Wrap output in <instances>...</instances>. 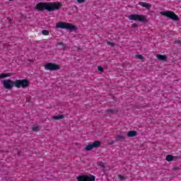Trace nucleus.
I'll list each match as a JSON object with an SVG mask.
<instances>
[{
	"label": "nucleus",
	"instance_id": "nucleus-16",
	"mask_svg": "<svg viewBox=\"0 0 181 181\" xmlns=\"http://www.w3.org/2000/svg\"><path fill=\"white\" fill-rule=\"evenodd\" d=\"M165 160H167L168 162H171V160H173V156L172 155H168L165 157Z\"/></svg>",
	"mask_w": 181,
	"mask_h": 181
},
{
	"label": "nucleus",
	"instance_id": "nucleus-9",
	"mask_svg": "<svg viewBox=\"0 0 181 181\" xmlns=\"http://www.w3.org/2000/svg\"><path fill=\"white\" fill-rule=\"evenodd\" d=\"M100 144L101 143L100 141H96L93 144H88L86 147V151H91L93 148H98V146H100Z\"/></svg>",
	"mask_w": 181,
	"mask_h": 181
},
{
	"label": "nucleus",
	"instance_id": "nucleus-17",
	"mask_svg": "<svg viewBox=\"0 0 181 181\" xmlns=\"http://www.w3.org/2000/svg\"><path fill=\"white\" fill-rule=\"evenodd\" d=\"M42 35H44L45 36H47V35H49V30H44L42 31Z\"/></svg>",
	"mask_w": 181,
	"mask_h": 181
},
{
	"label": "nucleus",
	"instance_id": "nucleus-21",
	"mask_svg": "<svg viewBox=\"0 0 181 181\" xmlns=\"http://www.w3.org/2000/svg\"><path fill=\"white\" fill-rule=\"evenodd\" d=\"M33 131H39V127L37 126L33 127Z\"/></svg>",
	"mask_w": 181,
	"mask_h": 181
},
{
	"label": "nucleus",
	"instance_id": "nucleus-28",
	"mask_svg": "<svg viewBox=\"0 0 181 181\" xmlns=\"http://www.w3.org/2000/svg\"><path fill=\"white\" fill-rule=\"evenodd\" d=\"M9 1H13V0H9Z\"/></svg>",
	"mask_w": 181,
	"mask_h": 181
},
{
	"label": "nucleus",
	"instance_id": "nucleus-20",
	"mask_svg": "<svg viewBox=\"0 0 181 181\" xmlns=\"http://www.w3.org/2000/svg\"><path fill=\"white\" fill-rule=\"evenodd\" d=\"M118 178L120 179V180H124V179H125V177L124 175H118Z\"/></svg>",
	"mask_w": 181,
	"mask_h": 181
},
{
	"label": "nucleus",
	"instance_id": "nucleus-14",
	"mask_svg": "<svg viewBox=\"0 0 181 181\" xmlns=\"http://www.w3.org/2000/svg\"><path fill=\"white\" fill-rule=\"evenodd\" d=\"M115 138L116 141H122V139H125L126 136L124 135H117Z\"/></svg>",
	"mask_w": 181,
	"mask_h": 181
},
{
	"label": "nucleus",
	"instance_id": "nucleus-2",
	"mask_svg": "<svg viewBox=\"0 0 181 181\" xmlns=\"http://www.w3.org/2000/svg\"><path fill=\"white\" fill-rule=\"evenodd\" d=\"M56 28L57 29H67L68 30H76V26L71 23L59 22L57 23Z\"/></svg>",
	"mask_w": 181,
	"mask_h": 181
},
{
	"label": "nucleus",
	"instance_id": "nucleus-8",
	"mask_svg": "<svg viewBox=\"0 0 181 181\" xmlns=\"http://www.w3.org/2000/svg\"><path fill=\"white\" fill-rule=\"evenodd\" d=\"M76 179L78 181H94L95 180V177L93 175H79Z\"/></svg>",
	"mask_w": 181,
	"mask_h": 181
},
{
	"label": "nucleus",
	"instance_id": "nucleus-13",
	"mask_svg": "<svg viewBox=\"0 0 181 181\" xmlns=\"http://www.w3.org/2000/svg\"><path fill=\"white\" fill-rule=\"evenodd\" d=\"M12 76V74L8 73V74H0V79L1 78H6V77H11Z\"/></svg>",
	"mask_w": 181,
	"mask_h": 181
},
{
	"label": "nucleus",
	"instance_id": "nucleus-7",
	"mask_svg": "<svg viewBox=\"0 0 181 181\" xmlns=\"http://www.w3.org/2000/svg\"><path fill=\"white\" fill-rule=\"evenodd\" d=\"M45 70L53 71L54 70H60V66L53 63H48L44 66Z\"/></svg>",
	"mask_w": 181,
	"mask_h": 181
},
{
	"label": "nucleus",
	"instance_id": "nucleus-18",
	"mask_svg": "<svg viewBox=\"0 0 181 181\" xmlns=\"http://www.w3.org/2000/svg\"><path fill=\"white\" fill-rule=\"evenodd\" d=\"M137 59H139L140 60H143L144 59V57L141 54H137L136 55Z\"/></svg>",
	"mask_w": 181,
	"mask_h": 181
},
{
	"label": "nucleus",
	"instance_id": "nucleus-22",
	"mask_svg": "<svg viewBox=\"0 0 181 181\" xmlns=\"http://www.w3.org/2000/svg\"><path fill=\"white\" fill-rule=\"evenodd\" d=\"M57 46H63V47H65L64 44L63 42H58L57 44Z\"/></svg>",
	"mask_w": 181,
	"mask_h": 181
},
{
	"label": "nucleus",
	"instance_id": "nucleus-5",
	"mask_svg": "<svg viewBox=\"0 0 181 181\" xmlns=\"http://www.w3.org/2000/svg\"><path fill=\"white\" fill-rule=\"evenodd\" d=\"M28 86H29V81L26 79L15 81V87H16V88H21V87H22V88H26Z\"/></svg>",
	"mask_w": 181,
	"mask_h": 181
},
{
	"label": "nucleus",
	"instance_id": "nucleus-25",
	"mask_svg": "<svg viewBox=\"0 0 181 181\" xmlns=\"http://www.w3.org/2000/svg\"><path fill=\"white\" fill-rule=\"evenodd\" d=\"M98 165H99V166H102V168H104V163H103V162H100V163H98Z\"/></svg>",
	"mask_w": 181,
	"mask_h": 181
},
{
	"label": "nucleus",
	"instance_id": "nucleus-26",
	"mask_svg": "<svg viewBox=\"0 0 181 181\" xmlns=\"http://www.w3.org/2000/svg\"><path fill=\"white\" fill-rule=\"evenodd\" d=\"M132 27H133V28H136V24H133V25H132Z\"/></svg>",
	"mask_w": 181,
	"mask_h": 181
},
{
	"label": "nucleus",
	"instance_id": "nucleus-10",
	"mask_svg": "<svg viewBox=\"0 0 181 181\" xmlns=\"http://www.w3.org/2000/svg\"><path fill=\"white\" fill-rule=\"evenodd\" d=\"M139 5L142 6V8H146V9H151L152 8V5L146 2H143V1L139 2Z\"/></svg>",
	"mask_w": 181,
	"mask_h": 181
},
{
	"label": "nucleus",
	"instance_id": "nucleus-15",
	"mask_svg": "<svg viewBox=\"0 0 181 181\" xmlns=\"http://www.w3.org/2000/svg\"><path fill=\"white\" fill-rule=\"evenodd\" d=\"M63 118H64V115H59V116H52V119H63Z\"/></svg>",
	"mask_w": 181,
	"mask_h": 181
},
{
	"label": "nucleus",
	"instance_id": "nucleus-4",
	"mask_svg": "<svg viewBox=\"0 0 181 181\" xmlns=\"http://www.w3.org/2000/svg\"><path fill=\"white\" fill-rule=\"evenodd\" d=\"M128 18L130 21H139V22H145L146 21V16L139 14H132L128 16Z\"/></svg>",
	"mask_w": 181,
	"mask_h": 181
},
{
	"label": "nucleus",
	"instance_id": "nucleus-6",
	"mask_svg": "<svg viewBox=\"0 0 181 181\" xmlns=\"http://www.w3.org/2000/svg\"><path fill=\"white\" fill-rule=\"evenodd\" d=\"M1 83L4 88H6L7 90H12V88L15 87V81L11 79L4 80Z\"/></svg>",
	"mask_w": 181,
	"mask_h": 181
},
{
	"label": "nucleus",
	"instance_id": "nucleus-1",
	"mask_svg": "<svg viewBox=\"0 0 181 181\" xmlns=\"http://www.w3.org/2000/svg\"><path fill=\"white\" fill-rule=\"evenodd\" d=\"M38 11H48L52 12L62 8V4L57 2L39 3L35 6Z\"/></svg>",
	"mask_w": 181,
	"mask_h": 181
},
{
	"label": "nucleus",
	"instance_id": "nucleus-19",
	"mask_svg": "<svg viewBox=\"0 0 181 181\" xmlns=\"http://www.w3.org/2000/svg\"><path fill=\"white\" fill-rule=\"evenodd\" d=\"M107 45H109L110 46H112V47L115 45V44L112 42H107Z\"/></svg>",
	"mask_w": 181,
	"mask_h": 181
},
{
	"label": "nucleus",
	"instance_id": "nucleus-3",
	"mask_svg": "<svg viewBox=\"0 0 181 181\" xmlns=\"http://www.w3.org/2000/svg\"><path fill=\"white\" fill-rule=\"evenodd\" d=\"M160 15H162L163 16H167V18H170V19H172L173 21H179V17H177V15H176L173 11H161L160 12Z\"/></svg>",
	"mask_w": 181,
	"mask_h": 181
},
{
	"label": "nucleus",
	"instance_id": "nucleus-24",
	"mask_svg": "<svg viewBox=\"0 0 181 181\" xmlns=\"http://www.w3.org/2000/svg\"><path fill=\"white\" fill-rule=\"evenodd\" d=\"M98 71H103V69L100 66H98Z\"/></svg>",
	"mask_w": 181,
	"mask_h": 181
},
{
	"label": "nucleus",
	"instance_id": "nucleus-23",
	"mask_svg": "<svg viewBox=\"0 0 181 181\" xmlns=\"http://www.w3.org/2000/svg\"><path fill=\"white\" fill-rule=\"evenodd\" d=\"M78 4H84L86 2V0H76Z\"/></svg>",
	"mask_w": 181,
	"mask_h": 181
},
{
	"label": "nucleus",
	"instance_id": "nucleus-12",
	"mask_svg": "<svg viewBox=\"0 0 181 181\" xmlns=\"http://www.w3.org/2000/svg\"><path fill=\"white\" fill-rule=\"evenodd\" d=\"M127 136H129L130 138H132L134 136H136V132H135V131H129L127 133Z\"/></svg>",
	"mask_w": 181,
	"mask_h": 181
},
{
	"label": "nucleus",
	"instance_id": "nucleus-11",
	"mask_svg": "<svg viewBox=\"0 0 181 181\" xmlns=\"http://www.w3.org/2000/svg\"><path fill=\"white\" fill-rule=\"evenodd\" d=\"M156 57L157 59H158V60H160L161 62H166V59H168L166 57V55H162V54H157Z\"/></svg>",
	"mask_w": 181,
	"mask_h": 181
},
{
	"label": "nucleus",
	"instance_id": "nucleus-27",
	"mask_svg": "<svg viewBox=\"0 0 181 181\" xmlns=\"http://www.w3.org/2000/svg\"><path fill=\"white\" fill-rule=\"evenodd\" d=\"M175 169H179V168H175Z\"/></svg>",
	"mask_w": 181,
	"mask_h": 181
}]
</instances>
